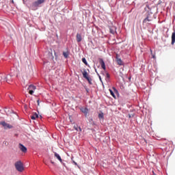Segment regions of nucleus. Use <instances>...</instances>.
Segmentation results:
<instances>
[{
	"mask_svg": "<svg viewBox=\"0 0 175 175\" xmlns=\"http://www.w3.org/2000/svg\"><path fill=\"white\" fill-rule=\"evenodd\" d=\"M19 148L22 152H27V147H25L24 145L19 144Z\"/></svg>",
	"mask_w": 175,
	"mask_h": 175,
	"instance_id": "nucleus-8",
	"label": "nucleus"
},
{
	"mask_svg": "<svg viewBox=\"0 0 175 175\" xmlns=\"http://www.w3.org/2000/svg\"><path fill=\"white\" fill-rule=\"evenodd\" d=\"M85 90L87 91V92H88V89L86 88Z\"/></svg>",
	"mask_w": 175,
	"mask_h": 175,
	"instance_id": "nucleus-27",
	"label": "nucleus"
},
{
	"mask_svg": "<svg viewBox=\"0 0 175 175\" xmlns=\"http://www.w3.org/2000/svg\"><path fill=\"white\" fill-rule=\"evenodd\" d=\"M12 3H14V0H10Z\"/></svg>",
	"mask_w": 175,
	"mask_h": 175,
	"instance_id": "nucleus-24",
	"label": "nucleus"
},
{
	"mask_svg": "<svg viewBox=\"0 0 175 175\" xmlns=\"http://www.w3.org/2000/svg\"><path fill=\"white\" fill-rule=\"evenodd\" d=\"M80 131H81V129L79 127Z\"/></svg>",
	"mask_w": 175,
	"mask_h": 175,
	"instance_id": "nucleus-29",
	"label": "nucleus"
},
{
	"mask_svg": "<svg viewBox=\"0 0 175 175\" xmlns=\"http://www.w3.org/2000/svg\"><path fill=\"white\" fill-rule=\"evenodd\" d=\"M38 106H39V100H37Z\"/></svg>",
	"mask_w": 175,
	"mask_h": 175,
	"instance_id": "nucleus-25",
	"label": "nucleus"
},
{
	"mask_svg": "<svg viewBox=\"0 0 175 175\" xmlns=\"http://www.w3.org/2000/svg\"><path fill=\"white\" fill-rule=\"evenodd\" d=\"M55 157L59 161V162H62V159H61V156H59L57 152H55Z\"/></svg>",
	"mask_w": 175,
	"mask_h": 175,
	"instance_id": "nucleus-15",
	"label": "nucleus"
},
{
	"mask_svg": "<svg viewBox=\"0 0 175 175\" xmlns=\"http://www.w3.org/2000/svg\"><path fill=\"white\" fill-rule=\"evenodd\" d=\"M77 42L78 43H80V42H81V34L80 33L77 34Z\"/></svg>",
	"mask_w": 175,
	"mask_h": 175,
	"instance_id": "nucleus-12",
	"label": "nucleus"
},
{
	"mask_svg": "<svg viewBox=\"0 0 175 175\" xmlns=\"http://www.w3.org/2000/svg\"><path fill=\"white\" fill-rule=\"evenodd\" d=\"M44 0H37L36 1H34L31 4V8L33 10H36V8L39 6V5H42V3H44Z\"/></svg>",
	"mask_w": 175,
	"mask_h": 175,
	"instance_id": "nucleus-2",
	"label": "nucleus"
},
{
	"mask_svg": "<svg viewBox=\"0 0 175 175\" xmlns=\"http://www.w3.org/2000/svg\"><path fill=\"white\" fill-rule=\"evenodd\" d=\"M99 79H100V81H102V79L100 78V77H99Z\"/></svg>",
	"mask_w": 175,
	"mask_h": 175,
	"instance_id": "nucleus-26",
	"label": "nucleus"
},
{
	"mask_svg": "<svg viewBox=\"0 0 175 175\" xmlns=\"http://www.w3.org/2000/svg\"><path fill=\"white\" fill-rule=\"evenodd\" d=\"M103 117H104L103 113L98 114V118H103Z\"/></svg>",
	"mask_w": 175,
	"mask_h": 175,
	"instance_id": "nucleus-21",
	"label": "nucleus"
},
{
	"mask_svg": "<svg viewBox=\"0 0 175 175\" xmlns=\"http://www.w3.org/2000/svg\"><path fill=\"white\" fill-rule=\"evenodd\" d=\"M110 33H112V35H114L116 33V27H112L109 29Z\"/></svg>",
	"mask_w": 175,
	"mask_h": 175,
	"instance_id": "nucleus-13",
	"label": "nucleus"
},
{
	"mask_svg": "<svg viewBox=\"0 0 175 175\" xmlns=\"http://www.w3.org/2000/svg\"><path fill=\"white\" fill-rule=\"evenodd\" d=\"M81 111H82V113L85 114V116H87V114H88V109H87V108H82L81 109Z\"/></svg>",
	"mask_w": 175,
	"mask_h": 175,
	"instance_id": "nucleus-14",
	"label": "nucleus"
},
{
	"mask_svg": "<svg viewBox=\"0 0 175 175\" xmlns=\"http://www.w3.org/2000/svg\"><path fill=\"white\" fill-rule=\"evenodd\" d=\"M5 81L8 83L10 84L12 81H13V78L12 77V75H8L5 77Z\"/></svg>",
	"mask_w": 175,
	"mask_h": 175,
	"instance_id": "nucleus-6",
	"label": "nucleus"
},
{
	"mask_svg": "<svg viewBox=\"0 0 175 175\" xmlns=\"http://www.w3.org/2000/svg\"><path fill=\"white\" fill-rule=\"evenodd\" d=\"M100 64L101 68L104 70H106V64H105V61H103V59H100Z\"/></svg>",
	"mask_w": 175,
	"mask_h": 175,
	"instance_id": "nucleus-9",
	"label": "nucleus"
},
{
	"mask_svg": "<svg viewBox=\"0 0 175 175\" xmlns=\"http://www.w3.org/2000/svg\"><path fill=\"white\" fill-rule=\"evenodd\" d=\"M15 167L18 172H24V165H23V162H21V161H18L15 163Z\"/></svg>",
	"mask_w": 175,
	"mask_h": 175,
	"instance_id": "nucleus-1",
	"label": "nucleus"
},
{
	"mask_svg": "<svg viewBox=\"0 0 175 175\" xmlns=\"http://www.w3.org/2000/svg\"><path fill=\"white\" fill-rule=\"evenodd\" d=\"M150 21H152V20L150 18V16H148L143 21V24H146L147 23H150Z\"/></svg>",
	"mask_w": 175,
	"mask_h": 175,
	"instance_id": "nucleus-11",
	"label": "nucleus"
},
{
	"mask_svg": "<svg viewBox=\"0 0 175 175\" xmlns=\"http://www.w3.org/2000/svg\"><path fill=\"white\" fill-rule=\"evenodd\" d=\"M116 62L118 65H122V60H121V59L116 57Z\"/></svg>",
	"mask_w": 175,
	"mask_h": 175,
	"instance_id": "nucleus-17",
	"label": "nucleus"
},
{
	"mask_svg": "<svg viewBox=\"0 0 175 175\" xmlns=\"http://www.w3.org/2000/svg\"><path fill=\"white\" fill-rule=\"evenodd\" d=\"M6 81L5 75L3 74H0V84L5 83Z\"/></svg>",
	"mask_w": 175,
	"mask_h": 175,
	"instance_id": "nucleus-7",
	"label": "nucleus"
},
{
	"mask_svg": "<svg viewBox=\"0 0 175 175\" xmlns=\"http://www.w3.org/2000/svg\"><path fill=\"white\" fill-rule=\"evenodd\" d=\"M27 90H28L29 94L30 95H33V91H35V90H36V86H35L33 85H29Z\"/></svg>",
	"mask_w": 175,
	"mask_h": 175,
	"instance_id": "nucleus-4",
	"label": "nucleus"
},
{
	"mask_svg": "<svg viewBox=\"0 0 175 175\" xmlns=\"http://www.w3.org/2000/svg\"><path fill=\"white\" fill-rule=\"evenodd\" d=\"M109 92H110L111 95L113 96V98H116V94H114V92H113V90L109 89Z\"/></svg>",
	"mask_w": 175,
	"mask_h": 175,
	"instance_id": "nucleus-19",
	"label": "nucleus"
},
{
	"mask_svg": "<svg viewBox=\"0 0 175 175\" xmlns=\"http://www.w3.org/2000/svg\"><path fill=\"white\" fill-rule=\"evenodd\" d=\"M0 124L4 127V129H12V128H13V126L6 123L5 122H1Z\"/></svg>",
	"mask_w": 175,
	"mask_h": 175,
	"instance_id": "nucleus-5",
	"label": "nucleus"
},
{
	"mask_svg": "<svg viewBox=\"0 0 175 175\" xmlns=\"http://www.w3.org/2000/svg\"><path fill=\"white\" fill-rule=\"evenodd\" d=\"M175 43V32H173L172 34V44Z\"/></svg>",
	"mask_w": 175,
	"mask_h": 175,
	"instance_id": "nucleus-16",
	"label": "nucleus"
},
{
	"mask_svg": "<svg viewBox=\"0 0 175 175\" xmlns=\"http://www.w3.org/2000/svg\"><path fill=\"white\" fill-rule=\"evenodd\" d=\"M75 129L76 131H77V128L75 127Z\"/></svg>",
	"mask_w": 175,
	"mask_h": 175,
	"instance_id": "nucleus-28",
	"label": "nucleus"
},
{
	"mask_svg": "<svg viewBox=\"0 0 175 175\" xmlns=\"http://www.w3.org/2000/svg\"><path fill=\"white\" fill-rule=\"evenodd\" d=\"M12 97H10V99H12Z\"/></svg>",
	"mask_w": 175,
	"mask_h": 175,
	"instance_id": "nucleus-31",
	"label": "nucleus"
},
{
	"mask_svg": "<svg viewBox=\"0 0 175 175\" xmlns=\"http://www.w3.org/2000/svg\"><path fill=\"white\" fill-rule=\"evenodd\" d=\"M12 97H10V99H12Z\"/></svg>",
	"mask_w": 175,
	"mask_h": 175,
	"instance_id": "nucleus-30",
	"label": "nucleus"
},
{
	"mask_svg": "<svg viewBox=\"0 0 175 175\" xmlns=\"http://www.w3.org/2000/svg\"><path fill=\"white\" fill-rule=\"evenodd\" d=\"M82 74L84 79H86V80H88L89 84H92V79H91V77L88 75V72H87V70H84Z\"/></svg>",
	"mask_w": 175,
	"mask_h": 175,
	"instance_id": "nucleus-3",
	"label": "nucleus"
},
{
	"mask_svg": "<svg viewBox=\"0 0 175 175\" xmlns=\"http://www.w3.org/2000/svg\"><path fill=\"white\" fill-rule=\"evenodd\" d=\"M113 90H114L115 92H118V91L116 90V88H113Z\"/></svg>",
	"mask_w": 175,
	"mask_h": 175,
	"instance_id": "nucleus-22",
	"label": "nucleus"
},
{
	"mask_svg": "<svg viewBox=\"0 0 175 175\" xmlns=\"http://www.w3.org/2000/svg\"><path fill=\"white\" fill-rule=\"evenodd\" d=\"M30 118H31V120H36V118H39V115L36 113H34L30 116Z\"/></svg>",
	"mask_w": 175,
	"mask_h": 175,
	"instance_id": "nucleus-10",
	"label": "nucleus"
},
{
	"mask_svg": "<svg viewBox=\"0 0 175 175\" xmlns=\"http://www.w3.org/2000/svg\"><path fill=\"white\" fill-rule=\"evenodd\" d=\"M63 55H64V58H68V57H69V53L63 52Z\"/></svg>",
	"mask_w": 175,
	"mask_h": 175,
	"instance_id": "nucleus-18",
	"label": "nucleus"
},
{
	"mask_svg": "<svg viewBox=\"0 0 175 175\" xmlns=\"http://www.w3.org/2000/svg\"><path fill=\"white\" fill-rule=\"evenodd\" d=\"M82 62H83V64H85V65H88L87 59H85V57L82 58Z\"/></svg>",
	"mask_w": 175,
	"mask_h": 175,
	"instance_id": "nucleus-20",
	"label": "nucleus"
},
{
	"mask_svg": "<svg viewBox=\"0 0 175 175\" xmlns=\"http://www.w3.org/2000/svg\"><path fill=\"white\" fill-rule=\"evenodd\" d=\"M107 77H110V75H109V73H107Z\"/></svg>",
	"mask_w": 175,
	"mask_h": 175,
	"instance_id": "nucleus-23",
	"label": "nucleus"
}]
</instances>
